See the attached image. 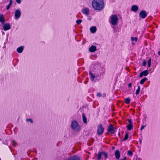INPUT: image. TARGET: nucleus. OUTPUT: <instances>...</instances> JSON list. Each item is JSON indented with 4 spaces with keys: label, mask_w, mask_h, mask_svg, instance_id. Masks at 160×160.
<instances>
[{
    "label": "nucleus",
    "mask_w": 160,
    "mask_h": 160,
    "mask_svg": "<svg viewBox=\"0 0 160 160\" xmlns=\"http://www.w3.org/2000/svg\"><path fill=\"white\" fill-rule=\"evenodd\" d=\"M96 47L94 46H91L89 49V51L91 52H94L96 50Z\"/></svg>",
    "instance_id": "obj_10"
},
{
    "label": "nucleus",
    "mask_w": 160,
    "mask_h": 160,
    "mask_svg": "<svg viewBox=\"0 0 160 160\" xmlns=\"http://www.w3.org/2000/svg\"><path fill=\"white\" fill-rule=\"evenodd\" d=\"M151 58H150L149 60L148 61V67H149L151 66Z\"/></svg>",
    "instance_id": "obj_29"
},
{
    "label": "nucleus",
    "mask_w": 160,
    "mask_h": 160,
    "mask_svg": "<svg viewBox=\"0 0 160 160\" xmlns=\"http://www.w3.org/2000/svg\"><path fill=\"white\" fill-rule=\"evenodd\" d=\"M89 74L90 76V78L91 79L92 81H93L95 78V76L91 72H89Z\"/></svg>",
    "instance_id": "obj_17"
},
{
    "label": "nucleus",
    "mask_w": 160,
    "mask_h": 160,
    "mask_svg": "<svg viewBox=\"0 0 160 160\" xmlns=\"http://www.w3.org/2000/svg\"><path fill=\"white\" fill-rule=\"evenodd\" d=\"M102 153L103 154L105 157L106 158H107L108 157V155H107V154L106 153H105V152H102Z\"/></svg>",
    "instance_id": "obj_34"
},
{
    "label": "nucleus",
    "mask_w": 160,
    "mask_h": 160,
    "mask_svg": "<svg viewBox=\"0 0 160 160\" xmlns=\"http://www.w3.org/2000/svg\"><path fill=\"white\" fill-rule=\"evenodd\" d=\"M128 154L129 156H132V152L131 151L129 150L128 151Z\"/></svg>",
    "instance_id": "obj_30"
},
{
    "label": "nucleus",
    "mask_w": 160,
    "mask_h": 160,
    "mask_svg": "<svg viewBox=\"0 0 160 160\" xmlns=\"http://www.w3.org/2000/svg\"><path fill=\"white\" fill-rule=\"evenodd\" d=\"M21 0H16V1L17 3L20 4L21 2Z\"/></svg>",
    "instance_id": "obj_36"
},
{
    "label": "nucleus",
    "mask_w": 160,
    "mask_h": 160,
    "mask_svg": "<svg viewBox=\"0 0 160 160\" xmlns=\"http://www.w3.org/2000/svg\"><path fill=\"white\" fill-rule=\"evenodd\" d=\"M140 86H138V88L136 92V95H137L139 94L140 91Z\"/></svg>",
    "instance_id": "obj_22"
},
{
    "label": "nucleus",
    "mask_w": 160,
    "mask_h": 160,
    "mask_svg": "<svg viewBox=\"0 0 160 160\" xmlns=\"http://www.w3.org/2000/svg\"><path fill=\"white\" fill-rule=\"evenodd\" d=\"M12 4V0H10V1H9V4L7 7V10H8L9 8L11 6Z\"/></svg>",
    "instance_id": "obj_25"
},
{
    "label": "nucleus",
    "mask_w": 160,
    "mask_h": 160,
    "mask_svg": "<svg viewBox=\"0 0 160 160\" xmlns=\"http://www.w3.org/2000/svg\"><path fill=\"white\" fill-rule=\"evenodd\" d=\"M145 125L142 126V127H141V129H140L141 130H142L145 127Z\"/></svg>",
    "instance_id": "obj_38"
},
{
    "label": "nucleus",
    "mask_w": 160,
    "mask_h": 160,
    "mask_svg": "<svg viewBox=\"0 0 160 160\" xmlns=\"http://www.w3.org/2000/svg\"><path fill=\"white\" fill-rule=\"evenodd\" d=\"M23 49L24 48L23 46H21L17 48V51L18 52L21 53L22 52Z\"/></svg>",
    "instance_id": "obj_15"
},
{
    "label": "nucleus",
    "mask_w": 160,
    "mask_h": 160,
    "mask_svg": "<svg viewBox=\"0 0 160 160\" xmlns=\"http://www.w3.org/2000/svg\"><path fill=\"white\" fill-rule=\"evenodd\" d=\"M10 25L9 23H7L3 26V29L4 31H7L10 28Z\"/></svg>",
    "instance_id": "obj_8"
},
{
    "label": "nucleus",
    "mask_w": 160,
    "mask_h": 160,
    "mask_svg": "<svg viewBox=\"0 0 160 160\" xmlns=\"http://www.w3.org/2000/svg\"><path fill=\"white\" fill-rule=\"evenodd\" d=\"M147 16V14L145 11H141L139 14L140 18H145Z\"/></svg>",
    "instance_id": "obj_5"
},
{
    "label": "nucleus",
    "mask_w": 160,
    "mask_h": 160,
    "mask_svg": "<svg viewBox=\"0 0 160 160\" xmlns=\"http://www.w3.org/2000/svg\"><path fill=\"white\" fill-rule=\"evenodd\" d=\"M82 22V20L81 19L77 20L76 21V23L77 24H80Z\"/></svg>",
    "instance_id": "obj_31"
},
{
    "label": "nucleus",
    "mask_w": 160,
    "mask_h": 160,
    "mask_svg": "<svg viewBox=\"0 0 160 160\" xmlns=\"http://www.w3.org/2000/svg\"><path fill=\"white\" fill-rule=\"evenodd\" d=\"M30 153V151H28V154H29Z\"/></svg>",
    "instance_id": "obj_42"
},
{
    "label": "nucleus",
    "mask_w": 160,
    "mask_h": 160,
    "mask_svg": "<svg viewBox=\"0 0 160 160\" xmlns=\"http://www.w3.org/2000/svg\"><path fill=\"white\" fill-rule=\"evenodd\" d=\"M12 145L14 147H16V146H17V144L14 140H12Z\"/></svg>",
    "instance_id": "obj_27"
},
{
    "label": "nucleus",
    "mask_w": 160,
    "mask_h": 160,
    "mask_svg": "<svg viewBox=\"0 0 160 160\" xmlns=\"http://www.w3.org/2000/svg\"><path fill=\"white\" fill-rule=\"evenodd\" d=\"M132 84L131 83H129L128 84V86L129 87H131L132 86Z\"/></svg>",
    "instance_id": "obj_39"
},
{
    "label": "nucleus",
    "mask_w": 160,
    "mask_h": 160,
    "mask_svg": "<svg viewBox=\"0 0 160 160\" xmlns=\"http://www.w3.org/2000/svg\"><path fill=\"white\" fill-rule=\"evenodd\" d=\"M128 122L129 123V124L132 125V123L131 120L128 119Z\"/></svg>",
    "instance_id": "obj_32"
},
{
    "label": "nucleus",
    "mask_w": 160,
    "mask_h": 160,
    "mask_svg": "<svg viewBox=\"0 0 160 160\" xmlns=\"http://www.w3.org/2000/svg\"><path fill=\"white\" fill-rule=\"evenodd\" d=\"M126 160V157H125L122 159V160Z\"/></svg>",
    "instance_id": "obj_41"
},
{
    "label": "nucleus",
    "mask_w": 160,
    "mask_h": 160,
    "mask_svg": "<svg viewBox=\"0 0 160 160\" xmlns=\"http://www.w3.org/2000/svg\"><path fill=\"white\" fill-rule=\"evenodd\" d=\"M21 15V12L20 11H16L15 13V16L16 18L18 19L19 18Z\"/></svg>",
    "instance_id": "obj_9"
},
{
    "label": "nucleus",
    "mask_w": 160,
    "mask_h": 160,
    "mask_svg": "<svg viewBox=\"0 0 160 160\" xmlns=\"http://www.w3.org/2000/svg\"><path fill=\"white\" fill-rule=\"evenodd\" d=\"M82 12L86 15H88L89 13V11H82Z\"/></svg>",
    "instance_id": "obj_28"
},
{
    "label": "nucleus",
    "mask_w": 160,
    "mask_h": 160,
    "mask_svg": "<svg viewBox=\"0 0 160 160\" xmlns=\"http://www.w3.org/2000/svg\"><path fill=\"white\" fill-rule=\"evenodd\" d=\"M128 132H127L126 133V134L125 135V137H124V138L122 140V141H126V140H127L128 139Z\"/></svg>",
    "instance_id": "obj_21"
},
{
    "label": "nucleus",
    "mask_w": 160,
    "mask_h": 160,
    "mask_svg": "<svg viewBox=\"0 0 160 160\" xmlns=\"http://www.w3.org/2000/svg\"><path fill=\"white\" fill-rule=\"evenodd\" d=\"M0 21L2 24H4L5 22V20L3 14H0Z\"/></svg>",
    "instance_id": "obj_12"
},
{
    "label": "nucleus",
    "mask_w": 160,
    "mask_h": 160,
    "mask_svg": "<svg viewBox=\"0 0 160 160\" xmlns=\"http://www.w3.org/2000/svg\"><path fill=\"white\" fill-rule=\"evenodd\" d=\"M71 128L75 131H78L80 130V126L76 121H73L71 123Z\"/></svg>",
    "instance_id": "obj_2"
},
{
    "label": "nucleus",
    "mask_w": 160,
    "mask_h": 160,
    "mask_svg": "<svg viewBox=\"0 0 160 160\" xmlns=\"http://www.w3.org/2000/svg\"><path fill=\"white\" fill-rule=\"evenodd\" d=\"M97 96H98V97H100L101 96V94L100 93L98 92V93H97Z\"/></svg>",
    "instance_id": "obj_37"
},
{
    "label": "nucleus",
    "mask_w": 160,
    "mask_h": 160,
    "mask_svg": "<svg viewBox=\"0 0 160 160\" xmlns=\"http://www.w3.org/2000/svg\"><path fill=\"white\" fill-rule=\"evenodd\" d=\"M115 154L116 158L117 159H119L120 156L119 151L118 150H116L115 152Z\"/></svg>",
    "instance_id": "obj_11"
},
{
    "label": "nucleus",
    "mask_w": 160,
    "mask_h": 160,
    "mask_svg": "<svg viewBox=\"0 0 160 160\" xmlns=\"http://www.w3.org/2000/svg\"><path fill=\"white\" fill-rule=\"evenodd\" d=\"M82 10H88V9L87 8H83L82 9Z\"/></svg>",
    "instance_id": "obj_40"
},
{
    "label": "nucleus",
    "mask_w": 160,
    "mask_h": 160,
    "mask_svg": "<svg viewBox=\"0 0 160 160\" xmlns=\"http://www.w3.org/2000/svg\"><path fill=\"white\" fill-rule=\"evenodd\" d=\"M67 160H80V159L77 156H73L68 158Z\"/></svg>",
    "instance_id": "obj_13"
},
{
    "label": "nucleus",
    "mask_w": 160,
    "mask_h": 160,
    "mask_svg": "<svg viewBox=\"0 0 160 160\" xmlns=\"http://www.w3.org/2000/svg\"><path fill=\"white\" fill-rule=\"evenodd\" d=\"M158 54L160 56V51L158 52Z\"/></svg>",
    "instance_id": "obj_43"
},
{
    "label": "nucleus",
    "mask_w": 160,
    "mask_h": 160,
    "mask_svg": "<svg viewBox=\"0 0 160 160\" xmlns=\"http://www.w3.org/2000/svg\"><path fill=\"white\" fill-rule=\"evenodd\" d=\"M146 62L144 61L143 62V63H142V65L143 66H145L146 65Z\"/></svg>",
    "instance_id": "obj_35"
},
{
    "label": "nucleus",
    "mask_w": 160,
    "mask_h": 160,
    "mask_svg": "<svg viewBox=\"0 0 160 160\" xmlns=\"http://www.w3.org/2000/svg\"><path fill=\"white\" fill-rule=\"evenodd\" d=\"M104 131V129L103 128L102 125L101 124H99L97 127V134L98 135H101L103 133Z\"/></svg>",
    "instance_id": "obj_4"
},
{
    "label": "nucleus",
    "mask_w": 160,
    "mask_h": 160,
    "mask_svg": "<svg viewBox=\"0 0 160 160\" xmlns=\"http://www.w3.org/2000/svg\"><path fill=\"white\" fill-rule=\"evenodd\" d=\"M138 7L137 6L134 5L132 6L131 10H138Z\"/></svg>",
    "instance_id": "obj_18"
},
{
    "label": "nucleus",
    "mask_w": 160,
    "mask_h": 160,
    "mask_svg": "<svg viewBox=\"0 0 160 160\" xmlns=\"http://www.w3.org/2000/svg\"><path fill=\"white\" fill-rule=\"evenodd\" d=\"M26 120L27 121H30L31 123H33V121H32V120L31 119H27Z\"/></svg>",
    "instance_id": "obj_33"
},
{
    "label": "nucleus",
    "mask_w": 160,
    "mask_h": 160,
    "mask_svg": "<svg viewBox=\"0 0 160 160\" xmlns=\"http://www.w3.org/2000/svg\"><path fill=\"white\" fill-rule=\"evenodd\" d=\"M108 132L112 134L114 133V129L112 124H110L108 127Z\"/></svg>",
    "instance_id": "obj_6"
},
{
    "label": "nucleus",
    "mask_w": 160,
    "mask_h": 160,
    "mask_svg": "<svg viewBox=\"0 0 160 160\" xmlns=\"http://www.w3.org/2000/svg\"><path fill=\"white\" fill-rule=\"evenodd\" d=\"M111 23L113 25H116L118 20V18L116 15H112L111 16Z\"/></svg>",
    "instance_id": "obj_3"
},
{
    "label": "nucleus",
    "mask_w": 160,
    "mask_h": 160,
    "mask_svg": "<svg viewBox=\"0 0 160 160\" xmlns=\"http://www.w3.org/2000/svg\"><path fill=\"white\" fill-rule=\"evenodd\" d=\"M147 78H145L141 80L140 81V83L141 84H142L144 83V82L147 80Z\"/></svg>",
    "instance_id": "obj_20"
},
{
    "label": "nucleus",
    "mask_w": 160,
    "mask_h": 160,
    "mask_svg": "<svg viewBox=\"0 0 160 160\" xmlns=\"http://www.w3.org/2000/svg\"><path fill=\"white\" fill-rule=\"evenodd\" d=\"M102 152H99V154H98V156L97 159H98V160H100L101 158V155H102Z\"/></svg>",
    "instance_id": "obj_24"
},
{
    "label": "nucleus",
    "mask_w": 160,
    "mask_h": 160,
    "mask_svg": "<svg viewBox=\"0 0 160 160\" xmlns=\"http://www.w3.org/2000/svg\"><path fill=\"white\" fill-rule=\"evenodd\" d=\"M131 41L133 42L134 41H135L136 42L138 40V38L137 37L134 38L133 37H132L131 38Z\"/></svg>",
    "instance_id": "obj_23"
},
{
    "label": "nucleus",
    "mask_w": 160,
    "mask_h": 160,
    "mask_svg": "<svg viewBox=\"0 0 160 160\" xmlns=\"http://www.w3.org/2000/svg\"><path fill=\"white\" fill-rule=\"evenodd\" d=\"M127 129L129 130H131L133 128L132 125L128 124L127 126Z\"/></svg>",
    "instance_id": "obj_19"
},
{
    "label": "nucleus",
    "mask_w": 160,
    "mask_h": 160,
    "mask_svg": "<svg viewBox=\"0 0 160 160\" xmlns=\"http://www.w3.org/2000/svg\"><path fill=\"white\" fill-rule=\"evenodd\" d=\"M92 5L95 10H102L105 6L103 0H93Z\"/></svg>",
    "instance_id": "obj_1"
},
{
    "label": "nucleus",
    "mask_w": 160,
    "mask_h": 160,
    "mask_svg": "<svg viewBox=\"0 0 160 160\" xmlns=\"http://www.w3.org/2000/svg\"><path fill=\"white\" fill-rule=\"evenodd\" d=\"M82 119L83 122L84 123H86L87 122V119L86 118V117L84 114H83L82 115Z\"/></svg>",
    "instance_id": "obj_16"
},
{
    "label": "nucleus",
    "mask_w": 160,
    "mask_h": 160,
    "mask_svg": "<svg viewBox=\"0 0 160 160\" xmlns=\"http://www.w3.org/2000/svg\"><path fill=\"white\" fill-rule=\"evenodd\" d=\"M96 28L95 26L92 27L90 28V30L91 32L92 33H94L96 32Z\"/></svg>",
    "instance_id": "obj_14"
},
{
    "label": "nucleus",
    "mask_w": 160,
    "mask_h": 160,
    "mask_svg": "<svg viewBox=\"0 0 160 160\" xmlns=\"http://www.w3.org/2000/svg\"><path fill=\"white\" fill-rule=\"evenodd\" d=\"M148 74V72L147 70H145L141 72L140 74L139 77H142L143 76H147Z\"/></svg>",
    "instance_id": "obj_7"
},
{
    "label": "nucleus",
    "mask_w": 160,
    "mask_h": 160,
    "mask_svg": "<svg viewBox=\"0 0 160 160\" xmlns=\"http://www.w3.org/2000/svg\"><path fill=\"white\" fill-rule=\"evenodd\" d=\"M125 102L127 104H129L130 102V99L129 98H126L125 99Z\"/></svg>",
    "instance_id": "obj_26"
}]
</instances>
